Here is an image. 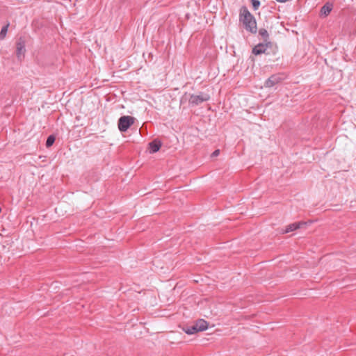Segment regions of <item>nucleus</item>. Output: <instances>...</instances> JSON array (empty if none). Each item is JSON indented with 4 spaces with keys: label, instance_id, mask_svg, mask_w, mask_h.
Here are the masks:
<instances>
[{
    "label": "nucleus",
    "instance_id": "16",
    "mask_svg": "<svg viewBox=\"0 0 356 356\" xmlns=\"http://www.w3.org/2000/svg\"><path fill=\"white\" fill-rule=\"evenodd\" d=\"M219 154H220V150H219V149H216V150H215V151L212 153L211 156H212V157L217 156H218V155H219Z\"/></svg>",
    "mask_w": 356,
    "mask_h": 356
},
{
    "label": "nucleus",
    "instance_id": "1",
    "mask_svg": "<svg viewBox=\"0 0 356 356\" xmlns=\"http://www.w3.org/2000/svg\"><path fill=\"white\" fill-rule=\"evenodd\" d=\"M239 21L243 23L246 31L252 33H256L257 30L256 19L245 6L240 9Z\"/></svg>",
    "mask_w": 356,
    "mask_h": 356
},
{
    "label": "nucleus",
    "instance_id": "15",
    "mask_svg": "<svg viewBox=\"0 0 356 356\" xmlns=\"http://www.w3.org/2000/svg\"><path fill=\"white\" fill-rule=\"evenodd\" d=\"M251 3L254 10H257L260 6V1L259 0H251Z\"/></svg>",
    "mask_w": 356,
    "mask_h": 356
},
{
    "label": "nucleus",
    "instance_id": "10",
    "mask_svg": "<svg viewBox=\"0 0 356 356\" xmlns=\"http://www.w3.org/2000/svg\"><path fill=\"white\" fill-rule=\"evenodd\" d=\"M149 146L150 152L152 153H155L160 149L161 147V143L160 141L154 140L149 143Z\"/></svg>",
    "mask_w": 356,
    "mask_h": 356
},
{
    "label": "nucleus",
    "instance_id": "2",
    "mask_svg": "<svg viewBox=\"0 0 356 356\" xmlns=\"http://www.w3.org/2000/svg\"><path fill=\"white\" fill-rule=\"evenodd\" d=\"M210 99V95L200 92L197 95L192 94L190 95V97L188 99V102L192 106H198L204 102H207Z\"/></svg>",
    "mask_w": 356,
    "mask_h": 356
},
{
    "label": "nucleus",
    "instance_id": "3",
    "mask_svg": "<svg viewBox=\"0 0 356 356\" xmlns=\"http://www.w3.org/2000/svg\"><path fill=\"white\" fill-rule=\"evenodd\" d=\"M135 122V118L132 116L129 115H124L119 118L118 120V129L121 132H125L128 130V129L134 124Z\"/></svg>",
    "mask_w": 356,
    "mask_h": 356
},
{
    "label": "nucleus",
    "instance_id": "6",
    "mask_svg": "<svg viewBox=\"0 0 356 356\" xmlns=\"http://www.w3.org/2000/svg\"><path fill=\"white\" fill-rule=\"evenodd\" d=\"M306 225V222H294V223L290 224L286 227L284 232L289 233L290 232H293L294 230H296V229L300 228L302 225Z\"/></svg>",
    "mask_w": 356,
    "mask_h": 356
},
{
    "label": "nucleus",
    "instance_id": "12",
    "mask_svg": "<svg viewBox=\"0 0 356 356\" xmlns=\"http://www.w3.org/2000/svg\"><path fill=\"white\" fill-rule=\"evenodd\" d=\"M259 35L265 42H267V40H268L269 35L268 31L265 29H260L259 30Z\"/></svg>",
    "mask_w": 356,
    "mask_h": 356
},
{
    "label": "nucleus",
    "instance_id": "7",
    "mask_svg": "<svg viewBox=\"0 0 356 356\" xmlns=\"http://www.w3.org/2000/svg\"><path fill=\"white\" fill-rule=\"evenodd\" d=\"M267 44L259 43L252 49V53L255 55H259L265 53L266 50Z\"/></svg>",
    "mask_w": 356,
    "mask_h": 356
},
{
    "label": "nucleus",
    "instance_id": "5",
    "mask_svg": "<svg viewBox=\"0 0 356 356\" xmlns=\"http://www.w3.org/2000/svg\"><path fill=\"white\" fill-rule=\"evenodd\" d=\"M25 51V44L23 41H18L16 44V55L19 60L22 59V56Z\"/></svg>",
    "mask_w": 356,
    "mask_h": 356
},
{
    "label": "nucleus",
    "instance_id": "4",
    "mask_svg": "<svg viewBox=\"0 0 356 356\" xmlns=\"http://www.w3.org/2000/svg\"><path fill=\"white\" fill-rule=\"evenodd\" d=\"M285 79L284 74H275L271 75L264 83V86L267 88H271L276 84L282 82Z\"/></svg>",
    "mask_w": 356,
    "mask_h": 356
},
{
    "label": "nucleus",
    "instance_id": "11",
    "mask_svg": "<svg viewBox=\"0 0 356 356\" xmlns=\"http://www.w3.org/2000/svg\"><path fill=\"white\" fill-rule=\"evenodd\" d=\"M9 26H10V23L7 22V24L2 27V29L0 31V40H3L6 38Z\"/></svg>",
    "mask_w": 356,
    "mask_h": 356
},
{
    "label": "nucleus",
    "instance_id": "14",
    "mask_svg": "<svg viewBox=\"0 0 356 356\" xmlns=\"http://www.w3.org/2000/svg\"><path fill=\"white\" fill-rule=\"evenodd\" d=\"M55 136L53 135H51L48 136L47 141H46V146L47 147H51L55 142Z\"/></svg>",
    "mask_w": 356,
    "mask_h": 356
},
{
    "label": "nucleus",
    "instance_id": "13",
    "mask_svg": "<svg viewBox=\"0 0 356 356\" xmlns=\"http://www.w3.org/2000/svg\"><path fill=\"white\" fill-rule=\"evenodd\" d=\"M184 330H185V332L187 333L188 334H193L195 333L198 332L195 324L193 325L186 328Z\"/></svg>",
    "mask_w": 356,
    "mask_h": 356
},
{
    "label": "nucleus",
    "instance_id": "8",
    "mask_svg": "<svg viewBox=\"0 0 356 356\" xmlns=\"http://www.w3.org/2000/svg\"><path fill=\"white\" fill-rule=\"evenodd\" d=\"M332 8L333 4L330 2H327L321 9V15H323L325 17L327 16L332 11Z\"/></svg>",
    "mask_w": 356,
    "mask_h": 356
},
{
    "label": "nucleus",
    "instance_id": "9",
    "mask_svg": "<svg viewBox=\"0 0 356 356\" xmlns=\"http://www.w3.org/2000/svg\"><path fill=\"white\" fill-rule=\"evenodd\" d=\"M195 325L198 332L206 330L208 327V323L203 319L197 320Z\"/></svg>",
    "mask_w": 356,
    "mask_h": 356
}]
</instances>
